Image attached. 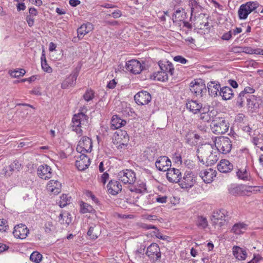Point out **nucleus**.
Segmentation results:
<instances>
[{"label":"nucleus","instance_id":"obj_18","mask_svg":"<svg viewBox=\"0 0 263 263\" xmlns=\"http://www.w3.org/2000/svg\"><path fill=\"white\" fill-rule=\"evenodd\" d=\"M37 173L41 178L45 180L49 179L52 176L51 168L46 164L39 166L37 170Z\"/></svg>","mask_w":263,"mask_h":263},{"label":"nucleus","instance_id":"obj_9","mask_svg":"<svg viewBox=\"0 0 263 263\" xmlns=\"http://www.w3.org/2000/svg\"><path fill=\"white\" fill-rule=\"evenodd\" d=\"M228 212L224 209L220 210L216 212H214L213 215V223L215 224H218L220 227L224 224L226 221L229 220V216Z\"/></svg>","mask_w":263,"mask_h":263},{"label":"nucleus","instance_id":"obj_21","mask_svg":"<svg viewBox=\"0 0 263 263\" xmlns=\"http://www.w3.org/2000/svg\"><path fill=\"white\" fill-rule=\"evenodd\" d=\"M108 192L113 195H117L122 190V185L117 180H112L109 181L107 185Z\"/></svg>","mask_w":263,"mask_h":263},{"label":"nucleus","instance_id":"obj_62","mask_svg":"<svg viewBox=\"0 0 263 263\" xmlns=\"http://www.w3.org/2000/svg\"><path fill=\"white\" fill-rule=\"evenodd\" d=\"M86 195L88 197H90L91 199L96 203H99L98 199L96 197V196L92 194L91 192L88 191L86 193Z\"/></svg>","mask_w":263,"mask_h":263},{"label":"nucleus","instance_id":"obj_2","mask_svg":"<svg viewBox=\"0 0 263 263\" xmlns=\"http://www.w3.org/2000/svg\"><path fill=\"white\" fill-rule=\"evenodd\" d=\"M211 130L215 134H223L229 128V123L223 118L215 117L211 124Z\"/></svg>","mask_w":263,"mask_h":263},{"label":"nucleus","instance_id":"obj_31","mask_svg":"<svg viewBox=\"0 0 263 263\" xmlns=\"http://www.w3.org/2000/svg\"><path fill=\"white\" fill-rule=\"evenodd\" d=\"M219 94L224 100L231 99L234 95L233 90L228 86H224L220 88Z\"/></svg>","mask_w":263,"mask_h":263},{"label":"nucleus","instance_id":"obj_1","mask_svg":"<svg viewBox=\"0 0 263 263\" xmlns=\"http://www.w3.org/2000/svg\"><path fill=\"white\" fill-rule=\"evenodd\" d=\"M197 157L199 161L205 165H211L218 160L219 155L211 144H205L201 145L197 149Z\"/></svg>","mask_w":263,"mask_h":263},{"label":"nucleus","instance_id":"obj_23","mask_svg":"<svg viewBox=\"0 0 263 263\" xmlns=\"http://www.w3.org/2000/svg\"><path fill=\"white\" fill-rule=\"evenodd\" d=\"M78 76V73L77 72L70 74L62 82L61 87L63 89H66L69 87L74 86L76 83Z\"/></svg>","mask_w":263,"mask_h":263},{"label":"nucleus","instance_id":"obj_39","mask_svg":"<svg viewBox=\"0 0 263 263\" xmlns=\"http://www.w3.org/2000/svg\"><path fill=\"white\" fill-rule=\"evenodd\" d=\"M237 176L240 179L244 181L250 180L251 177L249 172L246 169H238L236 172Z\"/></svg>","mask_w":263,"mask_h":263},{"label":"nucleus","instance_id":"obj_8","mask_svg":"<svg viewBox=\"0 0 263 263\" xmlns=\"http://www.w3.org/2000/svg\"><path fill=\"white\" fill-rule=\"evenodd\" d=\"M179 182V185L182 189L191 188L195 183V177L192 172L186 171Z\"/></svg>","mask_w":263,"mask_h":263},{"label":"nucleus","instance_id":"obj_26","mask_svg":"<svg viewBox=\"0 0 263 263\" xmlns=\"http://www.w3.org/2000/svg\"><path fill=\"white\" fill-rule=\"evenodd\" d=\"M126 123L125 120L121 119L119 116L115 115L112 117L110 121V127L112 129L115 130L123 126Z\"/></svg>","mask_w":263,"mask_h":263},{"label":"nucleus","instance_id":"obj_51","mask_svg":"<svg viewBox=\"0 0 263 263\" xmlns=\"http://www.w3.org/2000/svg\"><path fill=\"white\" fill-rule=\"evenodd\" d=\"M243 186H237L234 187H233L230 190V193L233 195H238L240 194L241 191L243 189Z\"/></svg>","mask_w":263,"mask_h":263},{"label":"nucleus","instance_id":"obj_11","mask_svg":"<svg viewBox=\"0 0 263 263\" xmlns=\"http://www.w3.org/2000/svg\"><path fill=\"white\" fill-rule=\"evenodd\" d=\"M146 254L153 261H156L161 257L159 247L156 243H152L147 249Z\"/></svg>","mask_w":263,"mask_h":263},{"label":"nucleus","instance_id":"obj_64","mask_svg":"<svg viewBox=\"0 0 263 263\" xmlns=\"http://www.w3.org/2000/svg\"><path fill=\"white\" fill-rule=\"evenodd\" d=\"M116 84L117 82H116L115 79H113L109 82V83L107 84V87L109 88L113 89L115 87Z\"/></svg>","mask_w":263,"mask_h":263},{"label":"nucleus","instance_id":"obj_17","mask_svg":"<svg viewBox=\"0 0 263 263\" xmlns=\"http://www.w3.org/2000/svg\"><path fill=\"white\" fill-rule=\"evenodd\" d=\"M186 107L192 113L196 114L199 113L204 106L198 101L191 100L186 103Z\"/></svg>","mask_w":263,"mask_h":263},{"label":"nucleus","instance_id":"obj_54","mask_svg":"<svg viewBox=\"0 0 263 263\" xmlns=\"http://www.w3.org/2000/svg\"><path fill=\"white\" fill-rule=\"evenodd\" d=\"M263 141V136L259 135L258 137H255L253 138V143L255 145H259Z\"/></svg>","mask_w":263,"mask_h":263},{"label":"nucleus","instance_id":"obj_10","mask_svg":"<svg viewBox=\"0 0 263 263\" xmlns=\"http://www.w3.org/2000/svg\"><path fill=\"white\" fill-rule=\"evenodd\" d=\"M134 99L138 105H144L147 104L151 101L152 97L148 92L141 91L135 95Z\"/></svg>","mask_w":263,"mask_h":263},{"label":"nucleus","instance_id":"obj_14","mask_svg":"<svg viewBox=\"0 0 263 263\" xmlns=\"http://www.w3.org/2000/svg\"><path fill=\"white\" fill-rule=\"evenodd\" d=\"M90 164V159L84 154H81L77 158L76 166L79 171H84L88 167Z\"/></svg>","mask_w":263,"mask_h":263},{"label":"nucleus","instance_id":"obj_24","mask_svg":"<svg viewBox=\"0 0 263 263\" xmlns=\"http://www.w3.org/2000/svg\"><path fill=\"white\" fill-rule=\"evenodd\" d=\"M158 65L162 71L165 72L166 73H168L171 76L174 75V68L172 63L169 61H161L159 62Z\"/></svg>","mask_w":263,"mask_h":263},{"label":"nucleus","instance_id":"obj_15","mask_svg":"<svg viewBox=\"0 0 263 263\" xmlns=\"http://www.w3.org/2000/svg\"><path fill=\"white\" fill-rule=\"evenodd\" d=\"M166 171V178L170 182L177 183L181 179V173L179 170L169 168Z\"/></svg>","mask_w":263,"mask_h":263},{"label":"nucleus","instance_id":"obj_49","mask_svg":"<svg viewBox=\"0 0 263 263\" xmlns=\"http://www.w3.org/2000/svg\"><path fill=\"white\" fill-rule=\"evenodd\" d=\"M83 97L85 101L88 102L94 98V92L91 89H88L83 95Z\"/></svg>","mask_w":263,"mask_h":263},{"label":"nucleus","instance_id":"obj_6","mask_svg":"<svg viewBox=\"0 0 263 263\" xmlns=\"http://www.w3.org/2000/svg\"><path fill=\"white\" fill-rule=\"evenodd\" d=\"M118 178L119 180L124 184H133L136 179V174L131 170H125L120 172L118 174Z\"/></svg>","mask_w":263,"mask_h":263},{"label":"nucleus","instance_id":"obj_55","mask_svg":"<svg viewBox=\"0 0 263 263\" xmlns=\"http://www.w3.org/2000/svg\"><path fill=\"white\" fill-rule=\"evenodd\" d=\"M140 227L145 229V230H149V229H155L157 230V227L154 225L148 224L146 223H141L140 224Z\"/></svg>","mask_w":263,"mask_h":263},{"label":"nucleus","instance_id":"obj_47","mask_svg":"<svg viewBox=\"0 0 263 263\" xmlns=\"http://www.w3.org/2000/svg\"><path fill=\"white\" fill-rule=\"evenodd\" d=\"M197 226L201 229H205L208 226V221L206 218L199 216L197 221Z\"/></svg>","mask_w":263,"mask_h":263},{"label":"nucleus","instance_id":"obj_32","mask_svg":"<svg viewBox=\"0 0 263 263\" xmlns=\"http://www.w3.org/2000/svg\"><path fill=\"white\" fill-rule=\"evenodd\" d=\"M187 9L185 6L180 8H178L176 10L172 16V19L174 22L178 21H182L184 19V15L185 14V9Z\"/></svg>","mask_w":263,"mask_h":263},{"label":"nucleus","instance_id":"obj_42","mask_svg":"<svg viewBox=\"0 0 263 263\" xmlns=\"http://www.w3.org/2000/svg\"><path fill=\"white\" fill-rule=\"evenodd\" d=\"M71 201V197L68 196L67 195L63 194L60 197V200L59 202V205L61 208H63L69 204Z\"/></svg>","mask_w":263,"mask_h":263},{"label":"nucleus","instance_id":"obj_20","mask_svg":"<svg viewBox=\"0 0 263 263\" xmlns=\"http://www.w3.org/2000/svg\"><path fill=\"white\" fill-rule=\"evenodd\" d=\"M126 66L127 70L134 74L139 73L142 70L141 63L136 60L128 61Z\"/></svg>","mask_w":263,"mask_h":263},{"label":"nucleus","instance_id":"obj_16","mask_svg":"<svg viewBox=\"0 0 263 263\" xmlns=\"http://www.w3.org/2000/svg\"><path fill=\"white\" fill-rule=\"evenodd\" d=\"M28 233L29 230L25 224L22 223L15 226L13 232L15 237L22 239L25 238Z\"/></svg>","mask_w":263,"mask_h":263},{"label":"nucleus","instance_id":"obj_59","mask_svg":"<svg viewBox=\"0 0 263 263\" xmlns=\"http://www.w3.org/2000/svg\"><path fill=\"white\" fill-rule=\"evenodd\" d=\"M121 12L120 10H115L111 14H108L107 15L110 16H111L115 18H119L121 16Z\"/></svg>","mask_w":263,"mask_h":263},{"label":"nucleus","instance_id":"obj_63","mask_svg":"<svg viewBox=\"0 0 263 263\" xmlns=\"http://www.w3.org/2000/svg\"><path fill=\"white\" fill-rule=\"evenodd\" d=\"M29 14L28 15H30L33 17L37 15V11L35 8H30L29 9Z\"/></svg>","mask_w":263,"mask_h":263},{"label":"nucleus","instance_id":"obj_38","mask_svg":"<svg viewBox=\"0 0 263 263\" xmlns=\"http://www.w3.org/2000/svg\"><path fill=\"white\" fill-rule=\"evenodd\" d=\"M87 235L89 236L90 239H96L100 235L99 227L95 225L90 227L87 232Z\"/></svg>","mask_w":263,"mask_h":263},{"label":"nucleus","instance_id":"obj_40","mask_svg":"<svg viewBox=\"0 0 263 263\" xmlns=\"http://www.w3.org/2000/svg\"><path fill=\"white\" fill-rule=\"evenodd\" d=\"M246 225L243 223H238L235 224L231 231L235 234H240L246 230Z\"/></svg>","mask_w":263,"mask_h":263},{"label":"nucleus","instance_id":"obj_19","mask_svg":"<svg viewBox=\"0 0 263 263\" xmlns=\"http://www.w3.org/2000/svg\"><path fill=\"white\" fill-rule=\"evenodd\" d=\"M199 176L205 183H210L216 177V171L211 168L203 170L200 172Z\"/></svg>","mask_w":263,"mask_h":263},{"label":"nucleus","instance_id":"obj_37","mask_svg":"<svg viewBox=\"0 0 263 263\" xmlns=\"http://www.w3.org/2000/svg\"><path fill=\"white\" fill-rule=\"evenodd\" d=\"M70 214L66 212H61L58 217V221L61 224L68 225L71 221V218L69 217Z\"/></svg>","mask_w":263,"mask_h":263},{"label":"nucleus","instance_id":"obj_22","mask_svg":"<svg viewBox=\"0 0 263 263\" xmlns=\"http://www.w3.org/2000/svg\"><path fill=\"white\" fill-rule=\"evenodd\" d=\"M233 168V165L229 161L222 159L217 165L218 170L223 173H227L231 171Z\"/></svg>","mask_w":263,"mask_h":263},{"label":"nucleus","instance_id":"obj_46","mask_svg":"<svg viewBox=\"0 0 263 263\" xmlns=\"http://www.w3.org/2000/svg\"><path fill=\"white\" fill-rule=\"evenodd\" d=\"M95 211L94 209L90 205L83 202L82 204H81V212L82 213H93Z\"/></svg>","mask_w":263,"mask_h":263},{"label":"nucleus","instance_id":"obj_41","mask_svg":"<svg viewBox=\"0 0 263 263\" xmlns=\"http://www.w3.org/2000/svg\"><path fill=\"white\" fill-rule=\"evenodd\" d=\"M238 13L240 19L243 20L247 18L248 15L250 14V12L245 4H242L240 6Z\"/></svg>","mask_w":263,"mask_h":263},{"label":"nucleus","instance_id":"obj_43","mask_svg":"<svg viewBox=\"0 0 263 263\" xmlns=\"http://www.w3.org/2000/svg\"><path fill=\"white\" fill-rule=\"evenodd\" d=\"M41 65L44 71L50 73L52 72V68L47 63L45 55L42 54L41 56Z\"/></svg>","mask_w":263,"mask_h":263},{"label":"nucleus","instance_id":"obj_34","mask_svg":"<svg viewBox=\"0 0 263 263\" xmlns=\"http://www.w3.org/2000/svg\"><path fill=\"white\" fill-rule=\"evenodd\" d=\"M149 78L155 81L165 82L168 80V74L161 70L150 75Z\"/></svg>","mask_w":263,"mask_h":263},{"label":"nucleus","instance_id":"obj_52","mask_svg":"<svg viewBox=\"0 0 263 263\" xmlns=\"http://www.w3.org/2000/svg\"><path fill=\"white\" fill-rule=\"evenodd\" d=\"M109 175L107 173H104L100 177L98 178V180L99 182L103 183L104 185L106 181L108 179Z\"/></svg>","mask_w":263,"mask_h":263},{"label":"nucleus","instance_id":"obj_28","mask_svg":"<svg viewBox=\"0 0 263 263\" xmlns=\"http://www.w3.org/2000/svg\"><path fill=\"white\" fill-rule=\"evenodd\" d=\"M61 183L57 180H50L47 184V189L54 195L58 194L61 191Z\"/></svg>","mask_w":263,"mask_h":263},{"label":"nucleus","instance_id":"obj_57","mask_svg":"<svg viewBox=\"0 0 263 263\" xmlns=\"http://www.w3.org/2000/svg\"><path fill=\"white\" fill-rule=\"evenodd\" d=\"M232 36V32L231 31H229L228 32L224 33L221 37V39L223 40L229 41L231 39Z\"/></svg>","mask_w":263,"mask_h":263},{"label":"nucleus","instance_id":"obj_50","mask_svg":"<svg viewBox=\"0 0 263 263\" xmlns=\"http://www.w3.org/2000/svg\"><path fill=\"white\" fill-rule=\"evenodd\" d=\"M26 71L24 69L14 70L10 73V75L14 78H18L25 74Z\"/></svg>","mask_w":263,"mask_h":263},{"label":"nucleus","instance_id":"obj_3","mask_svg":"<svg viewBox=\"0 0 263 263\" xmlns=\"http://www.w3.org/2000/svg\"><path fill=\"white\" fill-rule=\"evenodd\" d=\"M72 130L75 131L78 134L81 135L82 126H86L88 124V117L82 112L75 114L72 118Z\"/></svg>","mask_w":263,"mask_h":263},{"label":"nucleus","instance_id":"obj_60","mask_svg":"<svg viewBox=\"0 0 263 263\" xmlns=\"http://www.w3.org/2000/svg\"><path fill=\"white\" fill-rule=\"evenodd\" d=\"M241 92H243L245 95L247 96L248 93H253L255 92V89L251 87H246Z\"/></svg>","mask_w":263,"mask_h":263},{"label":"nucleus","instance_id":"obj_44","mask_svg":"<svg viewBox=\"0 0 263 263\" xmlns=\"http://www.w3.org/2000/svg\"><path fill=\"white\" fill-rule=\"evenodd\" d=\"M249 95H247V96H246L244 95L243 92H242L241 91L239 93L238 97L237 98L236 105L240 107H242L243 105V102L245 101V100H247V98H249Z\"/></svg>","mask_w":263,"mask_h":263},{"label":"nucleus","instance_id":"obj_29","mask_svg":"<svg viewBox=\"0 0 263 263\" xmlns=\"http://www.w3.org/2000/svg\"><path fill=\"white\" fill-rule=\"evenodd\" d=\"M199 113L200 114V119L204 122H212L213 120L215 119L213 116L211 115L212 111H210L209 107L204 106Z\"/></svg>","mask_w":263,"mask_h":263},{"label":"nucleus","instance_id":"obj_35","mask_svg":"<svg viewBox=\"0 0 263 263\" xmlns=\"http://www.w3.org/2000/svg\"><path fill=\"white\" fill-rule=\"evenodd\" d=\"M233 253L235 257L238 260H243L247 257V254L246 251L239 247H233Z\"/></svg>","mask_w":263,"mask_h":263},{"label":"nucleus","instance_id":"obj_48","mask_svg":"<svg viewBox=\"0 0 263 263\" xmlns=\"http://www.w3.org/2000/svg\"><path fill=\"white\" fill-rule=\"evenodd\" d=\"M246 7L249 11L250 13L255 10L259 6V4L256 2H249L245 4Z\"/></svg>","mask_w":263,"mask_h":263},{"label":"nucleus","instance_id":"obj_7","mask_svg":"<svg viewBox=\"0 0 263 263\" xmlns=\"http://www.w3.org/2000/svg\"><path fill=\"white\" fill-rule=\"evenodd\" d=\"M92 146L91 139L88 137L84 136L79 141L77 147V151L80 154L90 152L92 149Z\"/></svg>","mask_w":263,"mask_h":263},{"label":"nucleus","instance_id":"obj_33","mask_svg":"<svg viewBox=\"0 0 263 263\" xmlns=\"http://www.w3.org/2000/svg\"><path fill=\"white\" fill-rule=\"evenodd\" d=\"M247 101L248 108L252 111H256L259 108V103L255 96L249 95Z\"/></svg>","mask_w":263,"mask_h":263},{"label":"nucleus","instance_id":"obj_13","mask_svg":"<svg viewBox=\"0 0 263 263\" xmlns=\"http://www.w3.org/2000/svg\"><path fill=\"white\" fill-rule=\"evenodd\" d=\"M190 90L196 96H198L202 95L204 91H206V89L203 82L199 80V81L192 82L190 83Z\"/></svg>","mask_w":263,"mask_h":263},{"label":"nucleus","instance_id":"obj_25","mask_svg":"<svg viewBox=\"0 0 263 263\" xmlns=\"http://www.w3.org/2000/svg\"><path fill=\"white\" fill-rule=\"evenodd\" d=\"M21 168V164L18 161H14L9 166L4 168L3 174L5 176H10L15 171H19Z\"/></svg>","mask_w":263,"mask_h":263},{"label":"nucleus","instance_id":"obj_58","mask_svg":"<svg viewBox=\"0 0 263 263\" xmlns=\"http://www.w3.org/2000/svg\"><path fill=\"white\" fill-rule=\"evenodd\" d=\"M26 21L29 27H32L33 26L34 23V19L33 18L32 16L27 15L26 17Z\"/></svg>","mask_w":263,"mask_h":263},{"label":"nucleus","instance_id":"obj_12","mask_svg":"<svg viewBox=\"0 0 263 263\" xmlns=\"http://www.w3.org/2000/svg\"><path fill=\"white\" fill-rule=\"evenodd\" d=\"M157 168L160 171H166L171 166V161L166 156L159 157L155 163Z\"/></svg>","mask_w":263,"mask_h":263},{"label":"nucleus","instance_id":"obj_61","mask_svg":"<svg viewBox=\"0 0 263 263\" xmlns=\"http://www.w3.org/2000/svg\"><path fill=\"white\" fill-rule=\"evenodd\" d=\"M167 197L166 196H159L156 198V200L157 202L161 203H166L167 201Z\"/></svg>","mask_w":263,"mask_h":263},{"label":"nucleus","instance_id":"obj_30","mask_svg":"<svg viewBox=\"0 0 263 263\" xmlns=\"http://www.w3.org/2000/svg\"><path fill=\"white\" fill-rule=\"evenodd\" d=\"M93 28V25L90 23H87L82 25L77 30L78 37L79 38L82 37L84 35L92 31Z\"/></svg>","mask_w":263,"mask_h":263},{"label":"nucleus","instance_id":"obj_56","mask_svg":"<svg viewBox=\"0 0 263 263\" xmlns=\"http://www.w3.org/2000/svg\"><path fill=\"white\" fill-rule=\"evenodd\" d=\"M174 60L181 64H185L187 61L186 59L180 55L175 57L174 58Z\"/></svg>","mask_w":263,"mask_h":263},{"label":"nucleus","instance_id":"obj_4","mask_svg":"<svg viewBox=\"0 0 263 263\" xmlns=\"http://www.w3.org/2000/svg\"><path fill=\"white\" fill-rule=\"evenodd\" d=\"M215 145L218 153L226 154L229 153L232 147V141L227 137L216 138L215 140Z\"/></svg>","mask_w":263,"mask_h":263},{"label":"nucleus","instance_id":"obj_27","mask_svg":"<svg viewBox=\"0 0 263 263\" xmlns=\"http://www.w3.org/2000/svg\"><path fill=\"white\" fill-rule=\"evenodd\" d=\"M210 95L216 97L220 91V85L218 82L211 81L208 84L207 86Z\"/></svg>","mask_w":263,"mask_h":263},{"label":"nucleus","instance_id":"obj_5","mask_svg":"<svg viewBox=\"0 0 263 263\" xmlns=\"http://www.w3.org/2000/svg\"><path fill=\"white\" fill-rule=\"evenodd\" d=\"M175 8L177 4H180L181 6H185L187 5L189 9H191V17L194 14H196L201 10L202 7L196 0H185L181 2V0H175Z\"/></svg>","mask_w":263,"mask_h":263},{"label":"nucleus","instance_id":"obj_45","mask_svg":"<svg viewBox=\"0 0 263 263\" xmlns=\"http://www.w3.org/2000/svg\"><path fill=\"white\" fill-rule=\"evenodd\" d=\"M42 255L37 251H34L30 256V259L35 263H39L42 259Z\"/></svg>","mask_w":263,"mask_h":263},{"label":"nucleus","instance_id":"obj_53","mask_svg":"<svg viewBox=\"0 0 263 263\" xmlns=\"http://www.w3.org/2000/svg\"><path fill=\"white\" fill-rule=\"evenodd\" d=\"M7 223L6 220L4 219H0V231L5 232L6 231L8 227Z\"/></svg>","mask_w":263,"mask_h":263},{"label":"nucleus","instance_id":"obj_36","mask_svg":"<svg viewBox=\"0 0 263 263\" xmlns=\"http://www.w3.org/2000/svg\"><path fill=\"white\" fill-rule=\"evenodd\" d=\"M145 156L149 161H153L157 156V149L155 147H148L144 151Z\"/></svg>","mask_w":263,"mask_h":263}]
</instances>
